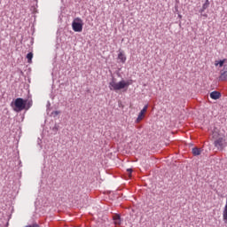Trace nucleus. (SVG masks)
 Masks as SVG:
<instances>
[{"instance_id":"obj_19","label":"nucleus","mask_w":227,"mask_h":227,"mask_svg":"<svg viewBox=\"0 0 227 227\" xmlns=\"http://www.w3.org/2000/svg\"><path fill=\"white\" fill-rule=\"evenodd\" d=\"M203 16H204V17H207V14H204Z\"/></svg>"},{"instance_id":"obj_17","label":"nucleus","mask_w":227,"mask_h":227,"mask_svg":"<svg viewBox=\"0 0 227 227\" xmlns=\"http://www.w3.org/2000/svg\"><path fill=\"white\" fill-rule=\"evenodd\" d=\"M213 137H217V133L214 132L213 133Z\"/></svg>"},{"instance_id":"obj_14","label":"nucleus","mask_w":227,"mask_h":227,"mask_svg":"<svg viewBox=\"0 0 227 227\" xmlns=\"http://www.w3.org/2000/svg\"><path fill=\"white\" fill-rule=\"evenodd\" d=\"M51 114L53 116H58V114H59V111H55V112H52Z\"/></svg>"},{"instance_id":"obj_11","label":"nucleus","mask_w":227,"mask_h":227,"mask_svg":"<svg viewBox=\"0 0 227 227\" xmlns=\"http://www.w3.org/2000/svg\"><path fill=\"white\" fill-rule=\"evenodd\" d=\"M220 80H221V81H227V71H224V72L220 75Z\"/></svg>"},{"instance_id":"obj_16","label":"nucleus","mask_w":227,"mask_h":227,"mask_svg":"<svg viewBox=\"0 0 227 227\" xmlns=\"http://www.w3.org/2000/svg\"><path fill=\"white\" fill-rule=\"evenodd\" d=\"M127 171H128V173H129V176H131V175H132V168H128Z\"/></svg>"},{"instance_id":"obj_9","label":"nucleus","mask_w":227,"mask_h":227,"mask_svg":"<svg viewBox=\"0 0 227 227\" xmlns=\"http://www.w3.org/2000/svg\"><path fill=\"white\" fill-rule=\"evenodd\" d=\"M208 6H210V1L206 0L205 4L202 5V8L200 11V13H203V12H205L207 10V8H208Z\"/></svg>"},{"instance_id":"obj_3","label":"nucleus","mask_w":227,"mask_h":227,"mask_svg":"<svg viewBox=\"0 0 227 227\" xmlns=\"http://www.w3.org/2000/svg\"><path fill=\"white\" fill-rule=\"evenodd\" d=\"M82 26H83V23H82V20L81 18H75L73 20L72 27L75 33L82 32Z\"/></svg>"},{"instance_id":"obj_12","label":"nucleus","mask_w":227,"mask_h":227,"mask_svg":"<svg viewBox=\"0 0 227 227\" xmlns=\"http://www.w3.org/2000/svg\"><path fill=\"white\" fill-rule=\"evenodd\" d=\"M27 59L28 60V63H31L33 60V52H29L27 54Z\"/></svg>"},{"instance_id":"obj_18","label":"nucleus","mask_w":227,"mask_h":227,"mask_svg":"<svg viewBox=\"0 0 227 227\" xmlns=\"http://www.w3.org/2000/svg\"><path fill=\"white\" fill-rule=\"evenodd\" d=\"M218 65H219V61H215V66L218 67Z\"/></svg>"},{"instance_id":"obj_4","label":"nucleus","mask_w":227,"mask_h":227,"mask_svg":"<svg viewBox=\"0 0 227 227\" xmlns=\"http://www.w3.org/2000/svg\"><path fill=\"white\" fill-rule=\"evenodd\" d=\"M214 145L217 150H224L226 148V138L224 137H219L216 140H215Z\"/></svg>"},{"instance_id":"obj_2","label":"nucleus","mask_w":227,"mask_h":227,"mask_svg":"<svg viewBox=\"0 0 227 227\" xmlns=\"http://www.w3.org/2000/svg\"><path fill=\"white\" fill-rule=\"evenodd\" d=\"M129 86H130V82L121 81L116 82V80L113 79L112 82H109V89L112 91H118Z\"/></svg>"},{"instance_id":"obj_15","label":"nucleus","mask_w":227,"mask_h":227,"mask_svg":"<svg viewBox=\"0 0 227 227\" xmlns=\"http://www.w3.org/2000/svg\"><path fill=\"white\" fill-rule=\"evenodd\" d=\"M25 227H39L37 223H33L32 225H27Z\"/></svg>"},{"instance_id":"obj_8","label":"nucleus","mask_w":227,"mask_h":227,"mask_svg":"<svg viewBox=\"0 0 227 227\" xmlns=\"http://www.w3.org/2000/svg\"><path fill=\"white\" fill-rule=\"evenodd\" d=\"M118 59L121 61V63H125V61H127V57L123 51H120L118 53Z\"/></svg>"},{"instance_id":"obj_6","label":"nucleus","mask_w":227,"mask_h":227,"mask_svg":"<svg viewBox=\"0 0 227 227\" xmlns=\"http://www.w3.org/2000/svg\"><path fill=\"white\" fill-rule=\"evenodd\" d=\"M210 98L213 100H219V98H221V92L219 91H213L210 93Z\"/></svg>"},{"instance_id":"obj_10","label":"nucleus","mask_w":227,"mask_h":227,"mask_svg":"<svg viewBox=\"0 0 227 227\" xmlns=\"http://www.w3.org/2000/svg\"><path fill=\"white\" fill-rule=\"evenodd\" d=\"M193 155L198 156V155H201V149L198 148V147H194L192 150Z\"/></svg>"},{"instance_id":"obj_1","label":"nucleus","mask_w":227,"mask_h":227,"mask_svg":"<svg viewBox=\"0 0 227 227\" xmlns=\"http://www.w3.org/2000/svg\"><path fill=\"white\" fill-rule=\"evenodd\" d=\"M12 106L15 113H20L21 111H24V109L27 111V109L31 107L32 104L31 102L27 103V100H24L21 98H18L14 100V103H12Z\"/></svg>"},{"instance_id":"obj_13","label":"nucleus","mask_w":227,"mask_h":227,"mask_svg":"<svg viewBox=\"0 0 227 227\" xmlns=\"http://www.w3.org/2000/svg\"><path fill=\"white\" fill-rule=\"evenodd\" d=\"M224 63H226V59H223V60L218 61V65H219L220 67H222L224 65Z\"/></svg>"},{"instance_id":"obj_7","label":"nucleus","mask_w":227,"mask_h":227,"mask_svg":"<svg viewBox=\"0 0 227 227\" xmlns=\"http://www.w3.org/2000/svg\"><path fill=\"white\" fill-rule=\"evenodd\" d=\"M113 219L115 226H120V224H121V217L120 215H114Z\"/></svg>"},{"instance_id":"obj_5","label":"nucleus","mask_w":227,"mask_h":227,"mask_svg":"<svg viewBox=\"0 0 227 227\" xmlns=\"http://www.w3.org/2000/svg\"><path fill=\"white\" fill-rule=\"evenodd\" d=\"M147 111H148V105H145L138 114V116L136 120V123H139V121H142L145 119V114H146Z\"/></svg>"},{"instance_id":"obj_20","label":"nucleus","mask_w":227,"mask_h":227,"mask_svg":"<svg viewBox=\"0 0 227 227\" xmlns=\"http://www.w3.org/2000/svg\"><path fill=\"white\" fill-rule=\"evenodd\" d=\"M179 18L182 19V15H179Z\"/></svg>"}]
</instances>
